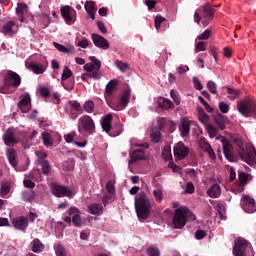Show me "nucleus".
Wrapping results in <instances>:
<instances>
[{
  "label": "nucleus",
  "instance_id": "c03bdc74",
  "mask_svg": "<svg viewBox=\"0 0 256 256\" xmlns=\"http://www.w3.org/2000/svg\"><path fill=\"white\" fill-rule=\"evenodd\" d=\"M55 254L57 256H67V252L65 251V247L62 244L54 245Z\"/></svg>",
  "mask_w": 256,
  "mask_h": 256
},
{
  "label": "nucleus",
  "instance_id": "dca6fc26",
  "mask_svg": "<svg viewBox=\"0 0 256 256\" xmlns=\"http://www.w3.org/2000/svg\"><path fill=\"white\" fill-rule=\"evenodd\" d=\"M60 12L67 25H71V23H73V15H75V9L66 5L61 7Z\"/></svg>",
  "mask_w": 256,
  "mask_h": 256
},
{
  "label": "nucleus",
  "instance_id": "052dcab7",
  "mask_svg": "<svg viewBox=\"0 0 256 256\" xmlns=\"http://www.w3.org/2000/svg\"><path fill=\"white\" fill-rule=\"evenodd\" d=\"M53 46L55 47V49L60 51V53H69V49H67V47H65L62 44H59L57 42H53Z\"/></svg>",
  "mask_w": 256,
  "mask_h": 256
},
{
  "label": "nucleus",
  "instance_id": "58836bf2",
  "mask_svg": "<svg viewBox=\"0 0 256 256\" xmlns=\"http://www.w3.org/2000/svg\"><path fill=\"white\" fill-rule=\"evenodd\" d=\"M42 139L46 147H53V139L51 138V134H49L48 132H43Z\"/></svg>",
  "mask_w": 256,
  "mask_h": 256
},
{
  "label": "nucleus",
  "instance_id": "5701e85b",
  "mask_svg": "<svg viewBox=\"0 0 256 256\" xmlns=\"http://www.w3.org/2000/svg\"><path fill=\"white\" fill-rule=\"evenodd\" d=\"M111 123H113V114L109 113L102 118L101 125L105 133H111V129H113Z\"/></svg>",
  "mask_w": 256,
  "mask_h": 256
},
{
  "label": "nucleus",
  "instance_id": "aec40b11",
  "mask_svg": "<svg viewBox=\"0 0 256 256\" xmlns=\"http://www.w3.org/2000/svg\"><path fill=\"white\" fill-rule=\"evenodd\" d=\"M18 107L22 113H27L29 109H31V95H29V93H25L21 96Z\"/></svg>",
  "mask_w": 256,
  "mask_h": 256
},
{
  "label": "nucleus",
  "instance_id": "4d7b16f0",
  "mask_svg": "<svg viewBox=\"0 0 256 256\" xmlns=\"http://www.w3.org/2000/svg\"><path fill=\"white\" fill-rule=\"evenodd\" d=\"M123 132L121 128V124H118L115 128L110 132L111 137H119V134Z\"/></svg>",
  "mask_w": 256,
  "mask_h": 256
},
{
  "label": "nucleus",
  "instance_id": "5fc2aeb1",
  "mask_svg": "<svg viewBox=\"0 0 256 256\" xmlns=\"http://www.w3.org/2000/svg\"><path fill=\"white\" fill-rule=\"evenodd\" d=\"M238 179L241 183V185H246L247 181H249V174L245 172H240L238 175Z\"/></svg>",
  "mask_w": 256,
  "mask_h": 256
},
{
  "label": "nucleus",
  "instance_id": "680f3d73",
  "mask_svg": "<svg viewBox=\"0 0 256 256\" xmlns=\"http://www.w3.org/2000/svg\"><path fill=\"white\" fill-rule=\"evenodd\" d=\"M106 190L108 193H115V180H110L107 182Z\"/></svg>",
  "mask_w": 256,
  "mask_h": 256
},
{
  "label": "nucleus",
  "instance_id": "c9c22d12",
  "mask_svg": "<svg viewBox=\"0 0 256 256\" xmlns=\"http://www.w3.org/2000/svg\"><path fill=\"white\" fill-rule=\"evenodd\" d=\"M158 107L161 109H171L173 102L167 98L160 97L157 101Z\"/></svg>",
  "mask_w": 256,
  "mask_h": 256
},
{
  "label": "nucleus",
  "instance_id": "f257e3e1",
  "mask_svg": "<svg viewBox=\"0 0 256 256\" xmlns=\"http://www.w3.org/2000/svg\"><path fill=\"white\" fill-rule=\"evenodd\" d=\"M172 206L175 209L172 219L174 229H183L187 225V221H195L197 219L187 206L179 207V202H173Z\"/></svg>",
  "mask_w": 256,
  "mask_h": 256
},
{
  "label": "nucleus",
  "instance_id": "ea45409f",
  "mask_svg": "<svg viewBox=\"0 0 256 256\" xmlns=\"http://www.w3.org/2000/svg\"><path fill=\"white\" fill-rule=\"evenodd\" d=\"M115 194L114 193H106L102 197L103 205H109V203H113L115 201Z\"/></svg>",
  "mask_w": 256,
  "mask_h": 256
},
{
  "label": "nucleus",
  "instance_id": "f704fd0d",
  "mask_svg": "<svg viewBox=\"0 0 256 256\" xmlns=\"http://www.w3.org/2000/svg\"><path fill=\"white\" fill-rule=\"evenodd\" d=\"M116 89H117V80H111L106 85L105 97H111V95H113V92H115Z\"/></svg>",
  "mask_w": 256,
  "mask_h": 256
},
{
  "label": "nucleus",
  "instance_id": "338daca9",
  "mask_svg": "<svg viewBox=\"0 0 256 256\" xmlns=\"http://www.w3.org/2000/svg\"><path fill=\"white\" fill-rule=\"evenodd\" d=\"M207 49V43L204 41H200L196 44V53H199V51H206Z\"/></svg>",
  "mask_w": 256,
  "mask_h": 256
},
{
  "label": "nucleus",
  "instance_id": "20e7f679",
  "mask_svg": "<svg viewBox=\"0 0 256 256\" xmlns=\"http://www.w3.org/2000/svg\"><path fill=\"white\" fill-rule=\"evenodd\" d=\"M89 60L91 62L84 65V71H86V77L99 81L102 77L101 73V60L97 59L95 56H90Z\"/></svg>",
  "mask_w": 256,
  "mask_h": 256
},
{
  "label": "nucleus",
  "instance_id": "cd10ccee",
  "mask_svg": "<svg viewBox=\"0 0 256 256\" xmlns=\"http://www.w3.org/2000/svg\"><path fill=\"white\" fill-rule=\"evenodd\" d=\"M95 2L88 0L86 1V4L84 6L85 11L87 12V15H89L90 19L92 21H95V12L97 11V6H95Z\"/></svg>",
  "mask_w": 256,
  "mask_h": 256
},
{
  "label": "nucleus",
  "instance_id": "9b49d317",
  "mask_svg": "<svg viewBox=\"0 0 256 256\" xmlns=\"http://www.w3.org/2000/svg\"><path fill=\"white\" fill-rule=\"evenodd\" d=\"M2 140L4 145L7 147L17 145V143H19V137H17V134H15V128H8L2 136Z\"/></svg>",
  "mask_w": 256,
  "mask_h": 256
},
{
  "label": "nucleus",
  "instance_id": "f3484780",
  "mask_svg": "<svg viewBox=\"0 0 256 256\" xmlns=\"http://www.w3.org/2000/svg\"><path fill=\"white\" fill-rule=\"evenodd\" d=\"M187 155H189V148L183 142H178L174 147V156L177 159L183 160Z\"/></svg>",
  "mask_w": 256,
  "mask_h": 256
},
{
  "label": "nucleus",
  "instance_id": "69168bd1",
  "mask_svg": "<svg viewBox=\"0 0 256 256\" xmlns=\"http://www.w3.org/2000/svg\"><path fill=\"white\" fill-rule=\"evenodd\" d=\"M170 97L173 99V101H174V103H176V105H179V103H181V100L179 99V94L177 93L176 90L170 91Z\"/></svg>",
  "mask_w": 256,
  "mask_h": 256
},
{
  "label": "nucleus",
  "instance_id": "864d4df0",
  "mask_svg": "<svg viewBox=\"0 0 256 256\" xmlns=\"http://www.w3.org/2000/svg\"><path fill=\"white\" fill-rule=\"evenodd\" d=\"M217 212L220 215V219H226L225 216V205L218 203L216 206Z\"/></svg>",
  "mask_w": 256,
  "mask_h": 256
},
{
  "label": "nucleus",
  "instance_id": "c756f323",
  "mask_svg": "<svg viewBox=\"0 0 256 256\" xmlns=\"http://www.w3.org/2000/svg\"><path fill=\"white\" fill-rule=\"evenodd\" d=\"M31 251H33V253H42V251L45 250V244H43V242H41V240H39V238H35L32 242H31Z\"/></svg>",
  "mask_w": 256,
  "mask_h": 256
},
{
  "label": "nucleus",
  "instance_id": "9d476101",
  "mask_svg": "<svg viewBox=\"0 0 256 256\" xmlns=\"http://www.w3.org/2000/svg\"><path fill=\"white\" fill-rule=\"evenodd\" d=\"M222 149L225 159L230 163L237 162V155L233 152V144L229 142L226 138L222 140Z\"/></svg>",
  "mask_w": 256,
  "mask_h": 256
},
{
  "label": "nucleus",
  "instance_id": "37998d69",
  "mask_svg": "<svg viewBox=\"0 0 256 256\" xmlns=\"http://www.w3.org/2000/svg\"><path fill=\"white\" fill-rule=\"evenodd\" d=\"M206 131L209 135V137H211L213 139V137H217L219 131L217 130V128H215L213 125L211 124H206Z\"/></svg>",
  "mask_w": 256,
  "mask_h": 256
},
{
  "label": "nucleus",
  "instance_id": "4be33fe9",
  "mask_svg": "<svg viewBox=\"0 0 256 256\" xmlns=\"http://www.w3.org/2000/svg\"><path fill=\"white\" fill-rule=\"evenodd\" d=\"M28 11L29 6H27L26 3H18L16 8V15L19 17L20 23H23V21H25V15H27Z\"/></svg>",
  "mask_w": 256,
  "mask_h": 256
},
{
  "label": "nucleus",
  "instance_id": "8fccbe9b",
  "mask_svg": "<svg viewBox=\"0 0 256 256\" xmlns=\"http://www.w3.org/2000/svg\"><path fill=\"white\" fill-rule=\"evenodd\" d=\"M22 199L26 203H33L35 201V193H23Z\"/></svg>",
  "mask_w": 256,
  "mask_h": 256
},
{
  "label": "nucleus",
  "instance_id": "72a5a7b5",
  "mask_svg": "<svg viewBox=\"0 0 256 256\" xmlns=\"http://www.w3.org/2000/svg\"><path fill=\"white\" fill-rule=\"evenodd\" d=\"M68 105H70V111H74L79 115L83 114V106L77 100H70Z\"/></svg>",
  "mask_w": 256,
  "mask_h": 256
},
{
  "label": "nucleus",
  "instance_id": "0e129e2a",
  "mask_svg": "<svg viewBox=\"0 0 256 256\" xmlns=\"http://www.w3.org/2000/svg\"><path fill=\"white\" fill-rule=\"evenodd\" d=\"M218 107H219L221 113H229V109H230L229 104L221 101V102H219Z\"/></svg>",
  "mask_w": 256,
  "mask_h": 256
},
{
  "label": "nucleus",
  "instance_id": "e433bc0d",
  "mask_svg": "<svg viewBox=\"0 0 256 256\" xmlns=\"http://www.w3.org/2000/svg\"><path fill=\"white\" fill-rule=\"evenodd\" d=\"M227 93H228L229 99H231L232 101L235 99H239V97L241 96V90L233 89L229 87H227Z\"/></svg>",
  "mask_w": 256,
  "mask_h": 256
},
{
  "label": "nucleus",
  "instance_id": "79ce46f5",
  "mask_svg": "<svg viewBox=\"0 0 256 256\" xmlns=\"http://www.w3.org/2000/svg\"><path fill=\"white\" fill-rule=\"evenodd\" d=\"M83 111H86V113H93L95 109V102L88 100L83 105Z\"/></svg>",
  "mask_w": 256,
  "mask_h": 256
},
{
  "label": "nucleus",
  "instance_id": "412c9836",
  "mask_svg": "<svg viewBox=\"0 0 256 256\" xmlns=\"http://www.w3.org/2000/svg\"><path fill=\"white\" fill-rule=\"evenodd\" d=\"M27 69H31L35 75H43L45 73V65L43 64H38L35 62H26L25 63Z\"/></svg>",
  "mask_w": 256,
  "mask_h": 256
},
{
  "label": "nucleus",
  "instance_id": "13d9d810",
  "mask_svg": "<svg viewBox=\"0 0 256 256\" xmlns=\"http://www.w3.org/2000/svg\"><path fill=\"white\" fill-rule=\"evenodd\" d=\"M147 255L148 256H161V252L159 251V248L149 247L147 249Z\"/></svg>",
  "mask_w": 256,
  "mask_h": 256
},
{
  "label": "nucleus",
  "instance_id": "7c9ffc66",
  "mask_svg": "<svg viewBox=\"0 0 256 256\" xmlns=\"http://www.w3.org/2000/svg\"><path fill=\"white\" fill-rule=\"evenodd\" d=\"M88 212L91 215H102L103 213V205L101 204H90L88 205Z\"/></svg>",
  "mask_w": 256,
  "mask_h": 256
},
{
  "label": "nucleus",
  "instance_id": "09e8293b",
  "mask_svg": "<svg viewBox=\"0 0 256 256\" xmlns=\"http://www.w3.org/2000/svg\"><path fill=\"white\" fill-rule=\"evenodd\" d=\"M35 155L37 157V163L41 162V161H47V152L43 151V150H38L35 152Z\"/></svg>",
  "mask_w": 256,
  "mask_h": 256
},
{
  "label": "nucleus",
  "instance_id": "4c0bfd02",
  "mask_svg": "<svg viewBox=\"0 0 256 256\" xmlns=\"http://www.w3.org/2000/svg\"><path fill=\"white\" fill-rule=\"evenodd\" d=\"M63 171L71 172L73 169H75V160L74 159H68L62 163Z\"/></svg>",
  "mask_w": 256,
  "mask_h": 256
},
{
  "label": "nucleus",
  "instance_id": "423d86ee",
  "mask_svg": "<svg viewBox=\"0 0 256 256\" xmlns=\"http://www.w3.org/2000/svg\"><path fill=\"white\" fill-rule=\"evenodd\" d=\"M233 255L235 256H255L253 248L247 240L240 238L235 242L233 248Z\"/></svg>",
  "mask_w": 256,
  "mask_h": 256
},
{
  "label": "nucleus",
  "instance_id": "1a4fd4ad",
  "mask_svg": "<svg viewBox=\"0 0 256 256\" xmlns=\"http://www.w3.org/2000/svg\"><path fill=\"white\" fill-rule=\"evenodd\" d=\"M240 159L250 165V167H255L256 165V151L255 148L244 149L239 152Z\"/></svg>",
  "mask_w": 256,
  "mask_h": 256
},
{
  "label": "nucleus",
  "instance_id": "f03ea898",
  "mask_svg": "<svg viewBox=\"0 0 256 256\" xmlns=\"http://www.w3.org/2000/svg\"><path fill=\"white\" fill-rule=\"evenodd\" d=\"M135 209L138 219H148L151 215V200L142 194L139 198H135Z\"/></svg>",
  "mask_w": 256,
  "mask_h": 256
},
{
  "label": "nucleus",
  "instance_id": "3c124183",
  "mask_svg": "<svg viewBox=\"0 0 256 256\" xmlns=\"http://www.w3.org/2000/svg\"><path fill=\"white\" fill-rule=\"evenodd\" d=\"M207 89L212 93V95H217V84L213 81L207 82Z\"/></svg>",
  "mask_w": 256,
  "mask_h": 256
},
{
  "label": "nucleus",
  "instance_id": "bf43d9fd",
  "mask_svg": "<svg viewBox=\"0 0 256 256\" xmlns=\"http://www.w3.org/2000/svg\"><path fill=\"white\" fill-rule=\"evenodd\" d=\"M162 157H164L166 161L171 159V148H169V146L164 147V150L162 151Z\"/></svg>",
  "mask_w": 256,
  "mask_h": 256
},
{
  "label": "nucleus",
  "instance_id": "6e6552de",
  "mask_svg": "<svg viewBox=\"0 0 256 256\" xmlns=\"http://www.w3.org/2000/svg\"><path fill=\"white\" fill-rule=\"evenodd\" d=\"M78 129L81 131H85V133H88V135H93L95 133V121H93V118L89 115H83L78 120Z\"/></svg>",
  "mask_w": 256,
  "mask_h": 256
},
{
  "label": "nucleus",
  "instance_id": "e2e57ef3",
  "mask_svg": "<svg viewBox=\"0 0 256 256\" xmlns=\"http://www.w3.org/2000/svg\"><path fill=\"white\" fill-rule=\"evenodd\" d=\"M11 192V183L3 182L1 185V193H10Z\"/></svg>",
  "mask_w": 256,
  "mask_h": 256
},
{
  "label": "nucleus",
  "instance_id": "ddd939ff",
  "mask_svg": "<svg viewBox=\"0 0 256 256\" xmlns=\"http://www.w3.org/2000/svg\"><path fill=\"white\" fill-rule=\"evenodd\" d=\"M242 209L246 213H255V199L251 198L249 195H244L241 202Z\"/></svg>",
  "mask_w": 256,
  "mask_h": 256
},
{
  "label": "nucleus",
  "instance_id": "a18cd8bd",
  "mask_svg": "<svg viewBox=\"0 0 256 256\" xmlns=\"http://www.w3.org/2000/svg\"><path fill=\"white\" fill-rule=\"evenodd\" d=\"M73 76V72L71 71V69H69L68 66H64V69H63V73H62V82L64 81H67V79L71 78Z\"/></svg>",
  "mask_w": 256,
  "mask_h": 256
},
{
  "label": "nucleus",
  "instance_id": "0eeeda50",
  "mask_svg": "<svg viewBox=\"0 0 256 256\" xmlns=\"http://www.w3.org/2000/svg\"><path fill=\"white\" fill-rule=\"evenodd\" d=\"M237 110L244 117H256V103L253 100H241L237 104Z\"/></svg>",
  "mask_w": 256,
  "mask_h": 256
},
{
  "label": "nucleus",
  "instance_id": "393cba45",
  "mask_svg": "<svg viewBox=\"0 0 256 256\" xmlns=\"http://www.w3.org/2000/svg\"><path fill=\"white\" fill-rule=\"evenodd\" d=\"M6 156L7 159L10 163V165L14 168L17 169V151H15L14 148H7L6 149Z\"/></svg>",
  "mask_w": 256,
  "mask_h": 256
},
{
  "label": "nucleus",
  "instance_id": "6ab92c4d",
  "mask_svg": "<svg viewBox=\"0 0 256 256\" xmlns=\"http://www.w3.org/2000/svg\"><path fill=\"white\" fill-rule=\"evenodd\" d=\"M213 119L221 131H225L227 125H229V118L219 112L213 114Z\"/></svg>",
  "mask_w": 256,
  "mask_h": 256
},
{
  "label": "nucleus",
  "instance_id": "2eb2a0df",
  "mask_svg": "<svg viewBox=\"0 0 256 256\" xmlns=\"http://www.w3.org/2000/svg\"><path fill=\"white\" fill-rule=\"evenodd\" d=\"M91 39H92L95 47H98V49H103L104 51H107V49H109V41H107V39H105V37H103L99 34L93 33L91 35Z\"/></svg>",
  "mask_w": 256,
  "mask_h": 256
},
{
  "label": "nucleus",
  "instance_id": "49530a36",
  "mask_svg": "<svg viewBox=\"0 0 256 256\" xmlns=\"http://www.w3.org/2000/svg\"><path fill=\"white\" fill-rule=\"evenodd\" d=\"M115 65L119 69V71H121L122 73H125V71L129 69V64L121 60H116Z\"/></svg>",
  "mask_w": 256,
  "mask_h": 256
},
{
  "label": "nucleus",
  "instance_id": "b1692460",
  "mask_svg": "<svg viewBox=\"0 0 256 256\" xmlns=\"http://www.w3.org/2000/svg\"><path fill=\"white\" fill-rule=\"evenodd\" d=\"M142 159H145V150L138 148L133 150V152L130 154L129 164L131 165L132 163H135V161H142Z\"/></svg>",
  "mask_w": 256,
  "mask_h": 256
},
{
  "label": "nucleus",
  "instance_id": "c85d7f7f",
  "mask_svg": "<svg viewBox=\"0 0 256 256\" xmlns=\"http://www.w3.org/2000/svg\"><path fill=\"white\" fill-rule=\"evenodd\" d=\"M199 145L203 149V151L208 153V155L211 159H215V157H216L215 151H213V148L211 147V144H209L207 141H205V139H201L199 141Z\"/></svg>",
  "mask_w": 256,
  "mask_h": 256
},
{
  "label": "nucleus",
  "instance_id": "6e6d98bb",
  "mask_svg": "<svg viewBox=\"0 0 256 256\" xmlns=\"http://www.w3.org/2000/svg\"><path fill=\"white\" fill-rule=\"evenodd\" d=\"M150 138L153 143H159V141H161V132H152Z\"/></svg>",
  "mask_w": 256,
  "mask_h": 256
},
{
  "label": "nucleus",
  "instance_id": "4468645a",
  "mask_svg": "<svg viewBox=\"0 0 256 256\" xmlns=\"http://www.w3.org/2000/svg\"><path fill=\"white\" fill-rule=\"evenodd\" d=\"M129 99H131V92L126 90L122 93L119 98V104H114L113 110L114 111H123L127 105H129Z\"/></svg>",
  "mask_w": 256,
  "mask_h": 256
},
{
  "label": "nucleus",
  "instance_id": "473e14b6",
  "mask_svg": "<svg viewBox=\"0 0 256 256\" xmlns=\"http://www.w3.org/2000/svg\"><path fill=\"white\" fill-rule=\"evenodd\" d=\"M39 167H41V173L42 175H49L51 173V164L49 163V160H42L40 162H37Z\"/></svg>",
  "mask_w": 256,
  "mask_h": 256
},
{
  "label": "nucleus",
  "instance_id": "2f4dec72",
  "mask_svg": "<svg viewBox=\"0 0 256 256\" xmlns=\"http://www.w3.org/2000/svg\"><path fill=\"white\" fill-rule=\"evenodd\" d=\"M52 193H71V190L68 187L61 186L56 182H52L50 185Z\"/></svg>",
  "mask_w": 256,
  "mask_h": 256
},
{
  "label": "nucleus",
  "instance_id": "f8f14e48",
  "mask_svg": "<svg viewBox=\"0 0 256 256\" xmlns=\"http://www.w3.org/2000/svg\"><path fill=\"white\" fill-rule=\"evenodd\" d=\"M12 225L18 231H27V227H29V219L25 216H18L12 219Z\"/></svg>",
  "mask_w": 256,
  "mask_h": 256
},
{
  "label": "nucleus",
  "instance_id": "603ef678",
  "mask_svg": "<svg viewBox=\"0 0 256 256\" xmlns=\"http://www.w3.org/2000/svg\"><path fill=\"white\" fill-rule=\"evenodd\" d=\"M211 29H206L202 34H200L197 39L199 41H207V39H209V37H211Z\"/></svg>",
  "mask_w": 256,
  "mask_h": 256
},
{
  "label": "nucleus",
  "instance_id": "bb28decb",
  "mask_svg": "<svg viewBox=\"0 0 256 256\" xmlns=\"http://www.w3.org/2000/svg\"><path fill=\"white\" fill-rule=\"evenodd\" d=\"M16 23L13 20H9L1 29V33L3 35H8V37H13V35L16 34L15 30H13V27H15Z\"/></svg>",
  "mask_w": 256,
  "mask_h": 256
},
{
  "label": "nucleus",
  "instance_id": "a19ab883",
  "mask_svg": "<svg viewBox=\"0 0 256 256\" xmlns=\"http://www.w3.org/2000/svg\"><path fill=\"white\" fill-rule=\"evenodd\" d=\"M173 121L162 118L160 120V130L163 131V129H171L173 127Z\"/></svg>",
  "mask_w": 256,
  "mask_h": 256
},
{
  "label": "nucleus",
  "instance_id": "a878e982",
  "mask_svg": "<svg viewBox=\"0 0 256 256\" xmlns=\"http://www.w3.org/2000/svg\"><path fill=\"white\" fill-rule=\"evenodd\" d=\"M179 129L182 137H189V133L191 131V121H189L187 118H182Z\"/></svg>",
  "mask_w": 256,
  "mask_h": 256
},
{
  "label": "nucleus",
  "instance_id": "7ed1b4c3",
  "mask_svg": "<svg viewBox=\"0 0 256 256\" xmlns=\"http://www.w3.org/2000/svg\"><path fill=\"white\" fill-rule=\"evenodd\" d=\"M21 85V76L17 72L8 71L7 76L3 79V84H0V93L7 95L12 92L11 87H19Z\"/></svg>",
  "mask_w": 256,
  "mask_h": 256
},
{
  "label": "nucleus",
  "instance_id": "39448f33",
  "mask_svg": "<svg viewBox=\"0 0 256 256\" xmlns=\"http://www.w3.org/2000/svg\"><path fill=\"white\" fill-rule=\"evenodd\" d=\"M201 17L203 19H208V21H213L215 18V9L211 4L206 3L204 6L198 8L194 13V21L199 25L201 23Z\"/></svg>",
  "mask_w": 256,
  "mask_h": 256
},
{
  "label": "nucleus",
  "instance_id": "a211bd4d",
  "mask_svg": "<svg viewBox=\"0 0 256 256\" xmlns=\"http://www.w3.org/2000/svg\"><path fill=\"white\" fill-rule=\"evenodd\" d=\"M68 215L72 217V223L74 227H81L83 225V221L81 220V211L76 207H72L68 210Z\"/></svg>",
  "mask_w": 256,
  "mask_h": 256
},
{
  "label": "nucleus",
  "instance_id": "774afa93",
  "mask_svg": "<svg viewBox=\"0 0 256 256\" xmlns=\"http://www.w3.org/2000/svg\"><path fill=\"white\" fill-rule=\"evenodd\" d=\"M41 97L47 99L51 95V91L47 87L40 88L39 90Z\"/></svg>",
  "mask_w": 256,
  "mask_h": 256
},
{
  "label": "nucleus",
  "instance_id": "de8ad7c7",
  "mask_svg": "<svg viewBox=\"0 0 256 256\" xmlns=\"http://www.w3.org/2000/svg\"><path fill=\"white\" fill-rule=\"evenodd\" d=\"M61 83L64 89H66V91H73V89H75V80H69L68 82L66 80Z\"/></svg>",
  "mask_w": 256,
  "mask_h": 256
}]
</instances>
